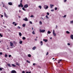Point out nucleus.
<instances>
[{"instance_id":"f257e3e1","label":"nucleus","mask_w":73,"mask_h":73,"mask_svg":"<svg viewBox=\"0 0 73 73\" xmlns=\"http://www.w3.org/2000/svg\"><path fill=\"white\" fill-rule=\"evenodd\" d=\"M23 2V0H21V3L20 4V5H18L19 7H23V5L22 4V3Z\"/></svg>"},{"instance_id":"f03ea898","label":"nucleus","mask_w":73,"mask_h":73,"mask_svg":"<svg viewBox=\"0 0 73 73\" xmlns=\"http://www.w3.org/2000/svg\"><path fill=\"white\" fill-rule=\"evenodd\" d=\"M10 46H11V48H14V45H13V42H10Z\"/></svg>"},{"instance_id":"7ed1b4c3","label":"nucleus","mask_w":73,"mask_h":73,"mask_svg":"<svg viewBox=\"0 0 73 73\" xmlns=\"http://www.w3.org/2000/svg\"><path fill=\"white\" fill-rule=\"evenodd\" d=\"M48 8H49V7L47 5H45L44 6V8L45 9H47Z\"/></svg>"},{"instance_id":"20e7f679","label":"nucleus","mask_w":73,"mask_h":73,"mask_svg":"<svg viewBox=\"0 0 73 73\" xmlns=\"http://www.w3.org/2000/svg\"><path fill=\"white\" fill-rule=\"evenodd\" d=\"M45 31V30H41L40 29L39 30L40 32V33L41 32L42 33H44V32Z\"/></svg>"},{"instance_id":"39448f33","label":"nucleus","mask_w":73,"mask_h":73,"mask_svg":"<svg viewBox=\"0 0 73 73\" xmlns=\"http://www.w3.org/2000/svg\"><path fill=\"white\" fill-rule=\"evenodd\" d=\"M53 34L54 36H56V34L55 33V31H54V30H53Z\"/></svg>"},{"instance_id":"423d86ee","label":"nucleus","mask_w":73,"mask_h":73,"mask_svg":"<svg viewBox=\"0 0 73 73\" xmlns=\"http://www.w3.org/2000/svg\"><path fill=\"white\" fill-rule=\"evenodd\" d=\"M24 8H27L28 7V4H26L24 6Z\"/></svg>"},{"instance_id":"0eeeda50","label":"nucleus","mask_w":73,"mask_h":73,"mask_svg":"<svg viewBox=\"0 0 73 73\" xmlns=\"http://www.w3.org/2000/svg\"><path fill=\"white\" fill-rule=\"evenodd\" d=\"M4 14L5 17H6V18H8V16L7 15L6 13H4Z\"/></svg>"},{"instance_id":"6e6552de","label":"nucleus","mask_w":73,"mask_h":73,"mask_svg":"<svg viewBox=\"0 0 73 73\" xmlns=\"http://www.w3.org/2000/svg\"><path fill=\"white\" fill-rule=\"evenodd\" d=\"M16 73V71L15 70H13L11 71V73Z\"/></svg>"},{"instance_id":"1a4fd4ad","label":"nucleus","mask_w":73,"mask_h":73,"mask_svg":"<svg viewBox=\"0 0 73 73\" xmlns=\"http://www.w3.org/2000/svg\"><path fill=\"white\" fill-rule=\"evenodd\" d=\"M23 20L26 21H27L28 20V19L27 17L25 18V19H23Z\"/></svg>"},{"instance_id":"9d476101","label":"nucleus","mask_w":73,"mask_h":73,"mask_svg":"<svg viewBox=\"0 0 73 73\" xmlns=\"http://www.w3.org/2000/svg\"><path fill=\"white\" fill-rule=\"evenodd\" d=\"M9 5H12V2H9L8 3Z\"/></svg>"},{"instance_id":"9b49d317","label":"nucleus","mask_w":73,"mask_h":73,"mask_svg":"<svg viewBox=\"0 0 73 73\" xmlns=\"http://www.w3.org/2000/svg\"><path fill=\"white\" fill-rule=\"evenodd\" d=\"M70 38L72 40H73V35H71L70 36Z\"/></svg>"},{"instance_id":"f8f14e48","label":"nucleus","mask_w":73,"mask_h":73,"mask_svg":"<svg viewBox=\"0 0 73 73\" xmlns=\"http://www.w3.org/2000/svg\"><path fill=\"white\" fill-rule=\"evenodd\" d=\"M53 6H54V5H50V8H52V7H53Z\"/></svg>"},{"instance_id":"ddd939ff","label":"nucleus","mask_w":73,"mask_h":73,"mask_svg":"<svg viewBox=\"0 0 73 73\" xmlns=\"http://www.w3.org/2000/svg\"><path fill=\"white\" fill-rule=\"evenodd\" d=\"M70 24H73V20L70 21Z\"/></svg>"},{"instance_id":"4468645a","label":"nucleus","mask_w":73,"mask_h":73,"mask_svg":"<svg viewBox=\"0 0 73 73\" xmlns=\"http://www.w3.org/2000/svg\"><path fill=\"white\" fill-rule=\"evenodd\" d=\"M61 61H62V59H60V60H58V63H60V62H61Z\"/></svg>"},{"instance_id":"2eb2a0df","label":"nucleus","mask_w":73,"mask_h":73,"mask_svg":"<svg viewBox=\"0 0 73 73\" xmlns=\"http://www.w3.org/2000/svg\"><path fill=\"white\" fill-rule=\"evenodd\" d=\"M43 41H44V42H47L48 41V40L47 39H44L43 40Z\"/></svg>"},{"instance_id":"dca6fc26","label":"nucleus","mask_w":73,"mask_h":73,"mask_svg":"<svg viewBox=\"0 0 73 73\" xmlns=\"http://www.w3.org/2000/svg\"><path fill=\"white\" fill-rule=\"evenodd\" d=\"M19 35L20 36H22V34H21V33L20 32L19 33Z\"/></svg>"},{"instance_id":"f3484780","label":"nucleus","mask_w":73,"mask_h":73,"mask_svg":"<svg viewBox=\"0 0 73 73\" xmlns=\"http://www.w3.org/2000/svg\"><path fill=\"white\" fill-rule=\"evenodd\" d=\"M38 8H39L40 9H41L42 8V7H41V6L40 5L38 6Z\"/></svg>"},{"instance_id":"a211bd4d","label":"nucleus","mask_w":73,"mask_h":73,"mask_svg":"<svg viewBox=\"0 0 73 73\" xmlns=\"http://www.w3.org/2000/svg\"><path fill=\"white\" fill-rule=\"evenodd\" d=\"M22 26L23 27H25V24H23Z\"/></svg>"},{"instance_id":"6ab92c4d","label":"nucleus","mask_w":73,"mask_h":73,"mask_svg":"<svg viewBox=\"0 0 73 73\" xmlns=\"http://www.w3.org/2000/svg\"><path fill=\"white\" fill-rule=\"evenodd\" d=\"M7 65L8 66H9V67H11V65L10 64H8Z\"/></svg>"},{"instance_id":"aec40b11","label":"nucleus","mask_w":73,"mask_h":73,"mask_svg":"<svg viewBox=\"0 0 73 73\" xmlns=\"http://www.w3.org/2000/svg\"><path fill=\"white\" fill-rule=\"evenodd\" d=\"M36 49V46H34L33 48V50H35V49Z\"/></svg>"},{"instance_id":"412c9836","label":"nucleus","mask_w":73,"mask_h":73,"mask_svg":"<svg viewBox=\"0 0 73 73\" xmlns=\"http://www.w3.org/2000/svg\"><path fill=\"white\" fill-rule=\"evenodd\" d=\"M22 43H23V41H20L19 44H22Z\"/></svg>"},{"instance_id":"4be33fe9","label":"nucleus","mask_w":73,"mask_h":73,"mask_svg":"<svg viewBox=\"0 0 73 73\" xmlns=\"http://www.w3.org/2000/svg\"><path fill=\"white\" fill-rule=\"evenodd\" d=\"M66 33L68 34H69V33H70V32H69L68 31H66Z\"/></svg>"},{"instance_id":"5701e85b","label":"nucleus","mask_w":73,"mask_h":73,"mask_svg":"<svg viewBox=\"0 0 73 73\" xmlns=\"http://www.w3.org/2000/svg\"><path fill=\"white\" fill-rule=\"evenodd\" d=\"M22 9L23 10V11H26V10L25 9V8L24 7H23L22 8Z\"/></svg>"},{"instance_id":"b1692460","label":"nucleus","mask_w":73,"mask_h":73,"mask_svg":"<svg viewBox=\"0 0 73 73\" xmlns=\"http://www.w3.org/2000/svg\"><path fill=\"white\" fill-rule=\"evenodd\" d=\"M51 33V32H50V31H48V34H50Z\"/></svg>"},{"instance_id":"393cba45","label":"nucleus","mask_w":73,"mask_h":73,"mask_svg":"<svg viewBox=\"0 0 73 73\" xmlns=\"http://www.w3.org/2000/svg\"><path fill=\"white\" fill-rule=\"evenodd\" d=\"M12 66H13V67H15V66H16V65L13 64H12Z\"/></svg>"},{"instance_id":"a878e982","label":"nucleus","mask_w":73,"mask_h":73,"mask_svg":"<svg viewBox=\"0 0 73 73\" xmlns=\"http://www.w3.org/2000/svg\"><path fill=\"white\" fill-rule=\"evenodd\" d=\"M46 18L47 19H49V17H48V16L47 15H46Z\"/></svg>"},{"instance_id":"bb28decb","label":"nucleus","mask_w":73,"mask_h":73,"mask_svg":"<svg viewBox=\"0 0 73 73\" xmlns=\"http://www.w3.org/2000/svg\"><path fill=\"white\" fill-rule=\"evenodd\" d=\"M32 33L33 34V35H35V31H33L32 32Z\"/></svg>"},{"instance_id":"cd10ccee","label":"nucleus","mask_w":73,"mask_h":73,"mask_svg":"<svg viewBox=\"0 0 73 73\" xmlns=\"http://www.w3.org/2000/svg\"><path fill=\"white\" fill-rule=\"evenodd\" d=\"M3 69V68H0V71H1V70H2V69Z\"/></svg>"},{"instance_id":"c85d7f7f","label":"nucleus","mask_w":73,"mask_h":73,"mask_svg":"<svg viewBox=\"0 0 73 73\" xmlns=\"http://www.w3.org/2000/svg\"><path fill=\"white\" fill-rule=\"evenodd\" d=\"M28 56L29 57H31V55L30 54H29L28 55Z\"/></svg>"},{"instance_id":"c756f323","label":"nucleus","mask_w":73,"mask_h":73,"mask_svg":"<svg viewBox=\"0 0 73 73\" xmlns=\"http://www.w3.org/2000/svg\"><path fill=\"white\" fill-rule=\"evenodd\" d=\"M40 43H41L40 44H41V45H42V44H43L42 41H41L40 42Z\"/></svg>"},{"instance_id":"7c9ffc66","label":"nucleus","mask_w":73,"mask_h":73,"mask_svg":"<svg viewBox=\"0 0 73 73\" xmlns=\"http://www.w3.org/2000/svg\"><path fill=\"white\" fill-rule=\"evenodd\" d=\"M22 39L23 40H25V38L24 37H23L22 38Z\"/></svg>"},{"instance_id":"2f4dec72","label":"nucleus","mask_w":73,"mask_h":73,"mask_svg":"<svg viewBox=\"0 0 73 73\" xmlns=\"http://www.w3.org/2000/svg\"><path fill=\"white\" fill-rule=\"evenodd\" d=\"M31 17H35V16H34L33 15H31Z\"/></svg>"},{"instance_id":"473e14b6","label":"nucleus","mask_w":73,"mask_h":73,"mask_svg":"<svg viewBox=\"0 0 73 73\" xmlns=\"http://www.w3.org/2000/svg\"><path fill=\"white\" fill-rule=\"evenodd\" d=\"M39 23H40V25H41L42 24V22L41 21H40V22H39Z\"/></svg>"},{"instance_id":"72a5a7b5","label":"nucleus","mask_w":73,"mask_h":73,"mask_svg":"<svg viewBox=\"0 0 73 73\" xmlns=\"http://www.w3.org/2000/svg\"><path fill=\"white\" fill-rule=\"evenodd\" d=\"M17 28H18V29H21V27H20L19 26H18Z\"/></svg>"},{"instance_id":"f704fd0d","label":"nucleus","mask_w":73,"mask_h":73,"mask_svg":"<svg viewBox=\"0 0 73 73\" xmlns=\"http://www.w3.org/2000/svg\"><path fill=\"white\" fill-rule=\"evenodd\" d=\"M8 57V56L7 55V54H5V57Z\"/></svg>"},{"instance_id":"c9c22d12","label":"nucleus","mask_w":73,"mask_h":73,"mask_svg":"<svg viewBox=\"0 0 73 73\" xmlns=\"http://www.w3.org/2000/svg\"><path fill=\"white\" fill-rule=\"evenodd\" d=\"M16 65H19V64L18 63L16 62Z\"/></svg>"},{"instance_id":"e433bc0d","label":"nucleus","mask_w":73,"mask_h":73,"mask_svg":"<svg viewBox=\"0 0 73 73\" xmlns=\"http://www.w3.org/2000/svg\"><path fill=\"white\" fill-rule=\"evenodd\" d=\"M0 36L2 37H3V35H2L1 34H0Z\"/></svg>"},{"instance_id":"4c0bfd02","label":"nucleus","mask_w":73,"mask_h":73,"mask_svg":"<svg viewBox=\"0 0 73 73\" xmlns=\"http://www.w3.org/2000/svg\"><path fill=\"white\" fill-rule=\"evenodd\" d=\"M1 3L2 4V5H4L5 4H4V3L3 2H1Z\"/></svg>"},{"instance_id":"58836bf2","label":"nucleus","mask_w":73,"mask_h":73,"mask_svg":"<svg viewBox=\"0 0 73 73\" xmlns=\"http://www.w3.org/2000/svg\"><path fill=\"white\" fill-rule=\"evenodd\" d=\"M57 28H58V26H57V25H56V29H57Z\"/></svg>"},{"instance_id":"ea45409f","label":"nucleus","mask_w":73,"mask_h":73,"mask_svg":"<svg viewBox=\"0 0 73 73\" xmlns=\"http://www.w3.org/2000/svg\"><path fill=\"white\" fill-rule=\"evenodd\" d=\"M3 54V53L1 52H0V55H2Z\"/></svg>"},{"instance_id":"a19ab883","label":"nucleus","mask_w":73,"mask_h":73,"mask_svg":"<svg viewBox=\"0 0 73 73\" xmlns=\"http://www.w3.org/2000/svg\"><path fill=\"white\" fill-rule=\"evenodd\" d=\"M5 8H6V9H7V8H8V7H7L6 6H5Z\"/></svg>"},{"instance_id":"79ce46f5","label":"nucleus","mask_w":73,"mask_h":73,"mask_svg":"<svg viewBox=\"0 0 73 73\" xmlns=\"http://www.w3.org/2000/svg\"><path fill=\"white\" fill-rule=\"evenodd\" d=\"M27 62H28V63H30V61H28V60H27Z\"/></svg>"},{"instance_id":"37998d69","label":"nucleus","mask_w":73,"mask_h":73,"mask_svg":"<svg viewBox=\"0 0 73 73\" xmlns=\"http://www.w3.org/2000/svg\"><path fill=\"white\" fill-rule=\"evenodd\" d=\"M67 45H70V44L69 43H67Z\"/></svg>"},{"instance_id":"c03bdc74","label":"nucleus","mask_w":73,"mask_h":73,"mask_svg":"<svg viewBox=\"0 0 73 73\" xmlns=\"http://www.w3.org/2000/svg\"><path fill=\"white\" fill-rule=\"evenodd\" d=\"M66 17V15H64V17Z\"/></svg>"},{"instance_id":"a18cd8bd","label":"nucleus","mask_w":73,"mask_h":73,"mask_svg":"<svg viewBox=\"0 0 73 73\" xmlns=\"http://www.w3.org/2000/svg\"><path fill=\"white\" fill-rule=\"evenodd\" d=\"M47 15H49V13L47 12Z\"/></svg>"},{"instance_id":"49530a36","label":"nucleus","mask_w":73,"mask_h":73,"mask_svg":"<svg viewBox=\"0 0 73 73\" xmlns=\"http://www.w3.org/2000/svg\"><path fill=\"white\" fill-rule=\"evenodd\" d=\"M11 56H11V55H9V57H11Z\"/></svg>"},{"instance_id":"de8ad7c7","label":"nucleus","mask_w":73,"mask_h":73,"mask_svg":"<svg viewBox=\"0 0 73 73\" xmlns=\"http://www.w3.org/2000/svg\"><path fill=\"white\" fill-rule=\"evenodd\" d=\"M48 54H49V53H48V52H47V53L46 54V55L47 56V55H48Z\"/></svg>"},{"instance_id":"09e8293b","label":"nucleus","mask_w":73,"mask_h":73,"mask_svg":"<svg viewBox=\"0 0 73 73\" xmlns=\"http://www.w3.org/2000/svg\"><path fill=\"white\" fill-rule=\"evenodd\" d=\"M30 23L31 24H32V22L31 21H30Z\"/></svg>"},{"instance_id":"8fccbe9b","label":"nucleus","mask_w":73,"mask_h":73,"mask_svg":"<svg viewBox=\"0 0 73 73\" xmlns=\"http://www.w3.org/2000/svg\"><path fill=\"white\" fill-rule=\"evenodd\" d=\"M51 11H52V12H53V11H54V10L53 9L51 10Z\"/></svg>"},{"instance_id":"3c124183","label":"nucleus","mask_w":73,"mask_h":73,"mask_svg":"<svg viewBox=\"0 0 73 73\" xmlns=\"http://www.w3.org/2000/svg\"><path fill=\"white\" fill-rule=\"evenodd\" d=\"M57 8L56 7V8H55V10H57Z\"/></svg>"},{"instance_id":"603ef678","label":"nucleus","mask_w":73,"mask_h":73,"mask_svg":"<svg viewBox=\"0 0 73 73\" xmlns=\"http://www.w3.org/2000/svg\"><path fill=\"white\" fill-rule=\"evenodd\" d=\"M36 64L35 63H33V65H34V66H35V64Z\"/></svg>"},{"instance_id":"864d4df0","label":"nucleus","mask_w":73,"mask_h":73,"mask_svg":"<svg viewBox=\"0 0 73 73\" xmlns=\"http://www.w3.org/2000/svg\"><path fill=\"white\" fill-rule=\"evenodd\" d=\"M14 25L15 26H16L17 25V24H15Z\"/></svg>"},{"instance_id":"5fc2aeb1","label":"nucleus","mask_w":73,"mask_h":73,"mask_svg":"<svg viewBox=\"0 0 73 73\" xmlns=\"http://www.w3.org/2000/svg\"><path fill=\"white\" fill-rule=\"evenodd\" d=\"M22 73H25V71H23L22 72Z\"/></svg>"},{"instance_id":"6e6d98bb","label":"nucleus","mask_w":73,"mask_h":73,"mask_svg":"<svg viewBox=\"0 0 73 73\" xmlns=\"http://www.w3.org/2000/svg\"><path fill=\"white\" fill-rule=\"evenodd\" d=\"M1 17H3V15H1Z\"/></svg>"},{"instance_id":"4d7b16f0","label":"nucleus","mask_w":73,"mask_h":73,"mask_svg":"<svg viewBox=\"0 0 73 73\" xmlns=\"http://www.w3.org/2000/svg\"><path fill=\"white\" fill-rule=\"evenodd\" d=\"M15 22H13V24H15Z\"/></svg>"},{"instance_id":"13d9d810","label":"nucleus","mask_w":73,"mask_h":73,"mask_svg":"<svg viewBox=\"0 0 73 73\" xmlns=\"http://www.w3.org/2000/svg\"><path fill=\"white\" fill-rule=\"evenodd\" d=\"M4 28H7V27L6 26H4Z\"/></svg>"},{"instance_id":"bf43d9fd","label":"nucleus","mask_w":73,"mask_h":73,"mask_svg":"<svg viewBox=\"0 0 73 73\" xmlns=\"http://www.w3.org/2000/svg\"><path fill=\"white\" fill-rule=\"evenodd\" d=\"M66 0H64V2H66Z\"/></svg>"},{"instance_id":"052dcab7","label":"nucleus","mask_w":73,"mask_h":73,"mask_svg":"<svg viewBox=\"0 0 73 73\" xmlns=\"http://www.w3.org/2000/svg\"><path fill=\"white\" fill-rule=\"evenodd\" d=\"M19 12H21V10H19Z\"/></svg>"},{"instance_id":"680f3d73","label":"nucleus","mask_w":73,"mask_h":73,"mask_svg":"<svg viewBox=\"0 0 73 73\" xmlns=\"http://www.w3.org/2000/svg\"><path fill=\"white\" fill-rule=\"evenodd\" d=\"M35 41H37V39H35Z\"/></svg>"},{"instance_id":"e2e57ef3","label":"nucleus","mask_w":73,"mask_h":73,"mask_svg":"<svg viewBox=\"0 0 73 73\" xmlns=\"http://www.w3.org/2000/svg\"><path fill=\"white\" fill-rule=\"evenodd\" d=\"M8 31H11V30H10L9 29H8Z\"/></svg>"},{"instance_id":"0e129e2a","label":"nucleus","mask_w":73,"mask_h":73,"mask_svg":"<svg viewBox=\"0 0 73 73\" xmlns=\"http://www.w3.org/2000/svg\"><path fill=\"white\" fill-rule=\"evenodd\" d=\"M7 49H9V48H7Z\"/></svg>"},{"instance_id":"69168bd1","label":"nucleus","mask_w":73,"mask_h":73,"mask_svg":"<svg viewBox=\"0 0 73 73\" xmlns=\"http://www.w3.org/2000/svg\"><path fill=\"white\" fill-rule=\"evenodd\" d=\"M42 19L43 20H44V19H43V18H42Z\"/></svg>"},{"instance_id":"338daca9","label":"nucleus","mask_w":73,"mask_h":73,"mask_svg":"<svg viewBox=\"0 0 73 73\" xmlns=\"http://www.w3.org/2000/svg\"><path fill=\"white\" fill-rule=\"evenodd\" d=\"M32 30H33V27H32Z\"/></svg>"},{"instance_id":"774afa93","label":"nucleus","mask_w":73,"mask_h":73,"mask_svg":"<svg viewBox=\"0 0 73 73\" xmlns=\"http://www.w3.org/2000/svg\"><path fill=\"white\" fill-rule=\"evenodd\" d=\"M26 73H29V72H27Z\"/></svg>"}]
</instances>
